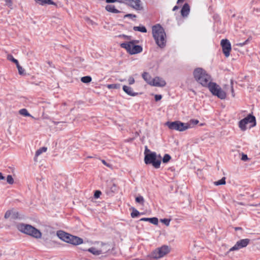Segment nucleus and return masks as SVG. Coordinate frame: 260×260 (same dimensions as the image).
Segmentation results:
<instances>
[{"label":"nucleus","instance_id":"nucleus-1","mask_svg":"<svg viewBox=\"0 0 260 260\" xmlns=\"http://www.w3.org/2000/svg\"><path fill=\"white\" fill-rule=\"evenodd\" d=\"M195 80L204 87H208L209 90L214 95L223 100L226 98V93L221 87L215 83L211 82V77L207 72L201 68L195 69L193 72Z\"/></svg>","mask_w":260,"mask_h":260},{"label":"nucleus","instance_id":"nucleus-2","mask_svg":"<svg viewBox=\"0 0 260 260\" xmlns=\"http://www.w3.org/2000/svg\"><path fill=\"white\" fill-rule=\"evenodd\" d=\"M153 37L156 44L160 48L166 45V33L164 28L159 25L157 24L152 27Z\"/></svg>","mask_w":260,"mask_h":260},{"label":"nucleus","instance_id":"nucleus-3","mask_svg":"<svg viewBox=\"0 0 260 260\" xmlns=\"http://www.w3.org/2000/svg\"><path fill=\"white\" fill-rule=\"evenodd\" d=\"M16 227L21 233L30 235L34 238H41L42 237L41 232L30 225L18 223L17 224Z\"/></svg>","mask_w":260,"mask_h":260},{"label":"nucleus","instance_id":"nucleus-4","mask_svg":"<svg viewBox=\"0 0 260 260\" xmlns=\"http://www.w3.org/2000/svg\"><path fill=\"white\" fill-rule=\"evenodd\" d=\"M161 157L160 155H157L156 152L145 153L144 162L146 164H151L155 168L160 167Z\"/></svg>","mask_w":260,"mask_h":260},{"label":"nucleus","instance_id":"nucleus-5","mask_svg":"<svg viewBox=\"0 0 260 260\" xmlns=\"http://www.w3.org/2000/svg\"><path fill=\"white\" fill-rule=\"evenodd\" d=\"M110 249L108 244L98 243L96 245L88 248L87 250L94 255L105 254Z\"/></svg>","mask_w":260,"mask_h":260},{"label":"nucleus","instance_id":"nucleus-6","mask_svg":"<svg viewBox=\"0 0 260 260\" xmlns=\"http://www.w3.org/2000/svg\"><path fill=\"white\" fill-rule=\"evenodd\" d=\"M166 125L172 130H176L179 132H183L190 128V124L188 123H183L180 121L173 122H167Z\"/></svg>","mask_w":260,"mask_h":260},{"label":"nucleus","instance_id":"nucleus-7","mask_svg":"<svg viewBox=\"0 0 260 260\" xmlns=\"http://www.w3.org/2000/svg\"><path fill=\"white\" fill-rule=\"evenodd\" d=\"M120 46L131 54L138 53L142 51V48L140 46L135 45L131 42L122 43Z\"/></svg>","mask_w":260,"mask_h":260},{"label":"nucleus","instance_id":"nucleus-8","mask_svg":"<svg viewBox=\"0 0 260 260\" xmlns=\"http://www.w3.org/2000/svg\"><path fill=\"white\" fill-rule=\"evenodd\" d=\"M170 252V248L167 245H163L159 248H156L154 250L151 256L153 258L155 259H158L162 257L165 255L168 254Z\"/></svg>","mask_w":260,"mask_h":260},{"label":"nucleus","instance_id":"nucleus-9","mask_svg":"<svg viewBox=\"0 0 260 260\" xmlns=\"http://www.w3.org/2000/svg\"><path fill=\"white\" fill-rule=\"evenodd\" d=\"M253 123L252 126L256 125L255 118L254 116L249 114L246 117L239 121V126L242 131L246 129V125L248 123Z\"/></svg>","mask_w":260,"mask_h":260},{"label":"nucleus","instance_id":"nucleus-10","mask_svg":"<svg viewBox=\"0 0 260 260\" xmlns=\"http://www.w3.org/2000/svg\"><path fill=\"white\" fill-rule=\"evenodd\" d=\"M249 242L250 240L248 239H242L237 241L235 245L229 249L226 254H228L231 251L238 250L240 249L246 247L249 243Z\"/></svg>","mask_w":260,"mask_h":260},{"label":"nucleus","instance_id":"nucleus-11","mask_svg":"<svg viewBox=\"0 0 260 260\" xmlns=\"http://www.w3.org/2000/svg\"><path fill=\"white\" fill-rule=\"evenodd\" d=\"M222 48V51L225 57L230 56L231 51V45L230 41L227 39H222L220 43Z\"/></svg>","mask_w":260,"mask_h":260},{"label":"nucleus","instance_id":"nucleus-12","mask_svg":"<svg viewBox=\"0 0 260 260\" xmlns=\"http://www.w3.org/2000/svg\"><path fill=\"white\" fill-rule=\"evenodd\" d=\"M166 81L161 78L156 77L153 78L151 86L164 87L166 85Z\"/></svg>","mask_w":260,"mask_h":260},{"label":"nucleus","instance_id":"nucleus-13","mask_svg":"<svg viewBox=\"0 0 260 260\" xmlns=\"http://www.w3.org/2000/svg\"><path fill=\"white\" fill-rule=\"evenodd\" d=\"M83 241L82 239L73 235H71L69 241L68 242L69 243L72 244L74 245H80L83 243Z\"/></svg>","mask_w":260,"mask_h":260},{"label":"nucleus","instance_id":"nucleus-14","mask_svg":"<svg viewBox=\"0 0 260 260\" xmlns=\"http://www.w3.org/2000/svg\"><path fill=\"white\" fill-rule=\"evenodd\" d=\"M57 235L59 239L66 242L68 243L71 235L65 233L62 231H60L57 232Z\"/></svg>","mask_w":260,"mask_h":260},{"label":"nucleus","instance_id":"nucleus-15","mask_svg":"<svg viewBox=\"0 0 260 260\" xmlns=\"http://www.w3.org/2000/svg\"><path fill=\"white\" fill-rule=\"evenodd\" d=\"M18 216V213L15 210L12 209L6 211L5 214V218L8 219L9 217L16 218Z\"/></svg>","mask_w":260,"mask_h":260},{"label":"nucleus","instance_id":"nucleus-16","mask_svg":"<svg viewBox=\"0 0 260 260\" xmlns=\"http://www.w3.org/2000/svg\"><path fill=\"white\" fill-rule=\"evenodd\" d=\"M140 0H129L128 4L134 9L139 10L141 9Z\"/></svg>","mask_w":260,"mask_h":260},{"label":"nucleus","instance_id":"nucleus-17","mask_svg":"<svg viewBox=\"0 0 260 260\" xmlns=\"http://www.w3.org/2000/svg\"><path fill=\"white\" fill-rule=\"evenodd\" d=\"M123 90L128 95L135 96L138 94L137 92H135L133 91L132 87L127 86L123 85L122 87Z\"/></svg>","mask_w":260,"mask_h":260},{"label":"nucleus","instance_id":"nucleus-18","mask_svg":"<svg viewBox=\"0 0 260 260\" xmlns=\"http://www.w3.org/2000/svg\"><path fill=\"white\" fill-rule=\"evenodd\" d=\"M142 77L148 84L151 85L153 78L148 73L144 72L142 74Z\"/></svg>","mask_w":260,"mask_h":260},{"label":"nucleus","instance_id":"nucleus-19","mask_svg":"<svg viewBox=\"0 0 260 260\" xmlns=\"http://www.w3.org/2000/svg\"><path fill=\"white\" fill-rule=\"evenodd\" d=\"M189 10L190 8L189 5L188 4H185L183 6L181 11V15L183 16H186L188 14Z\"/></svg>","mask_w":260,"mask_h":260},{"label":"nucleus","instance_id":"nucleus-20","mask_svg":"<svg viewBox=\"0 0 260 260\" xmlns=\"http://www.w3.org/2000/svg\"><path fill=\"white\" fill-rule=\"evenodd\" d=\"M140 221H149L150 223L155 225H157L158 224V219L156 217L142 218L140 219Z\"/></svg>","mask_w":260,"mask_h":260},{"label":"nucleus","instance_id":"nucleus-21","mask_svg":"<svg viewBox=\"0 0 260 260\" xmlns=\"http://www.w3.org/2000/svg\"><path fill=\"white\" fill-rule=\"evenodd\" d=\"M47 150V148L46 147H43L39 149L35 154V160L37 161L36 158L40 155L42 153L45 152Z\"/></svg>","mask_w":260,"mask_h":260},{"label":"nucleus","instance_id":"nucleus-22","mask_svg":"<svg viewBox=\"0 0 260 260\" xmlns=\"http://www.w3.org/2000/svg\"><path fill=\"white\" fill-rule=\"evenodd\" d=\"M37 3L44 5L45 4L54 5V3L52 0H35Z\"/></svg>","mask_w":260,"mask_h":260},{"label":"nucleus","instance_id":"nucleus-23","mask_svg":"<svg viewBox=\"0 0 260 260\" xmlns=\"http://www.w3.org/2000/svg\"><path fill=\"white\" fill-rule=\"evenodd\" d=\"M106 9L110 12L118 13L119 12L118 10L115 8V6L112 5H109L106 7Z\"/></svg>","mask_w":260,"mask_h":260},{"label":"nucleus","instance_id":"nucleus-24","mask_svg":"<svg viewBox=\"0 0 260 260\" xmlns=\"http://www.w3.org/2000/svg\"><path fill=\"white\" fill-rule=\"evenodd\" d=\"M19 113L20 114L24 116H31L30 114L28 112L26 109H22L20 110Z\"/></svg>","mask_w":260,"mask_h":260},{"label":"nucleus","instance_id":"nucleus-25","mask_svg":"<svg viewBox=\"0 0 260 260\" xmlns=\"http://www.w3.org/2000/svg\"><path fill=\"white\" fill-rule=\"evenodd\" d=\"M134 29L142 32H146L147 31L146 28L144 26H135Z\"/></svg>","mask_w":260,"mask_h":260},{"label":"nucleus","instance_id":"nucleus-26","mask_svg":"<svg viewBox=\"0 0 260 260\" xmlns=\"http://www.w3.org/2000/svg\"><path fill=\"white\" fill-rule=\"evenodd\" d=\"M81 81L85 83H88L91 82V78L90 76H84L81 78Z\"/></svg>","mask_w":260,"mask_h":260},{"label":"nucleus","instance_id":"nucleus-27","mask_svg":"<svg viewBox=\"0 0 260 260\" xmlns=\"http://www.w3.org/2000/svg\"><path fill=\"white\" fill-rule=\"evenodd\" d=\"M136 202L142 205H144V199L142 196H138L136 198Z\"/></svg>","mask_w":260,"mask_h":260},{"label":"nucleus","instance_id":"nucleus-28","mask_svg":"<svg viewBox=\"0 0 260 260\" xmlns=\"http://www.w3.org/2000/svg\"><path fill=\"white\" fill-rule=\"evenodd\" d=\"M109 89H119L120 87V84H111L107 85Z\"/></svg>","mask_w":260,"mask_h":260},{"label":"nucleus","instance_id":"nucleus-29","mask_svg":"<svg viewBox=\"0 0 260 260\" xmlns=\"http://www.w3.org/2000/svg\"><path fill=\"white\" fill-rule=\"evenodd\" d=\"M225 178L224 177L222 178L221 179L214 182V184L215 185H223L225 184Z\"/></svg>","mask_w":260,"mask_h":260},{"label":"nucleus","instance_id":"nucleus-30","mask_svg":"<svg viewBox=\"0 0 260 260\" xmlns=\"http://www.w3.org/2000/svg\"><path fill=\"white\" fill-rule=\"evenodd\" d=\"M171 158V157L169 154H166L162 158V162L164 163H167L170 161Z\"/></svg>","mask_w":260,"mask_h":260},{"label":"nucleus","instance_id":"nucleus-31","mask_svg":"<svg viewBox=\"0 0 260 260\" xmlns=\"http://www.w3.org/2000/svg\"><path fill=\"white\" fill-rule=\"evenodd\" d=\"M7 58L8 60L15 63L16 64V65H17L18 63H19L17 59H16L15 58H14L12 55H8Z\"/></svg>","mask_w":260,"mask_h":260},{"label":"nucleus","instance_id":"nucleus-32","mask_svg":"<svg viewBox=\"0 0 260 260\" xmlns=\"http://www.w3.org/2000/svg\"><path fill=\"white\" fill-rule=\"evenodd\" d=\"M140 214V212L136 210V209H134L133 212L131 213V216L133 217V218H135V217H136L137 216H138Z\"/></svg>","mask_w":260,"mask_h":260},{"label":"nucleus","instance_id":"nucleus-33","mask_svg":"<svg viewBox=\"0 0 260 260\" xmlns=\"http://www.w3.org/2000/svg\"><path fill=\"white\" fill-rule=\"evenodd\" d=\"M17 68L18 70L19 74L20 75H23L24 73V70L22 68V67H21L19 63H18L17 65Z\"/></svg>","mask_w":260,"mask_h":260},{"label":"nucleus","instance_id":"nucleus-34","mask_svg":"<svg viewBox=\"0 0 260 260\" xmlns=\"http://www.w3.org/2000/svg\"><path fill=\"white\" fill-rule=\"evenodd\" d=\"M128 83L129 85H133L135 82L134 78L132 76H129L127 80Z\"/></svg>","mask_w":260,"mask_h":260},{"label":"nucleus","instance_id":"nucleus-35","mask_svg":"<svg viewBox=\"0 0 260 260\" xmlns=\"http://www.w3.org/2000/svg\"><path fill=\"white\" fill-rule=\"evenodd\" d=\"M7 181L10 184H12L13 183L14 180L11 175H8L7 176Z\"/></svg>","mask_w":260,"mask_h":260},{"label":"nucleus","instance_id":"nucleus-36","mask_svg":"<svg viewBox=\"0 0 260 260\" xmlns=\"http://www.w3.org/2000/svg\"><path fill=\"white\" fill-rule=\"evenodd\" d=\"M160 221L161 222L165 224L167 226H168L170 224V219L165 218V219H161Z\"/></svg>","mask_w":260,"mask_h":260},{"label":"nucleus","instance_id":"nucleus-37","mask_svg":"<svg viewBox=\"0 0 260 260\" xmlns=\"http://www.w3.org/2000/svg\"><path fill=\"white\" fill-rule=\"evenodd\" d=\"M101 194V192L99 190H96L94 192V198L96 199H98V198L100 197Z\"/></svg>","mask_w":260,"mask_h":260},{"label":"nucleus","instance_id":"nucleus-38","mask_svg":"<svg viewBox=\"0 0 260 260\" xmlns=\"http://www.w3.org/2000/svg\"><path fill=\"white\" fill-rule=\"evenodd\" d=\"M248 158L247 155L246 154L242 153L241 159L242 160L246 161V160H248Z\"/></svg>","mask_w":260,"mask_h":260},{"label":"nucleus","instance_id":"nucleus-39","mask_svg":"<svg viewBox=\"0 0 260 260\" xmlns=\"http://www.w3.org/2000/svg\"><path fill=\"white\" fill-rule=\"evenodd\" d=\"M110 189L111 192H114L116 190V185L114 184H113L112 186L111 187Z\"/></svg>","mask_w":260,"mask_h":260},{"label":"nucleus","instance_id":"nucleus-40","mask_svg":"<svg viewBox=\"0 0 260 260\" xmlns=\"http://www.w3.org/2000/svg\"><path fill=\"white\" fill-rule=\"evenodd\" d=\"M124 17H129V18L132 19V18H136V16L135 15H134V14H128L125 15Z\"/></svg>","mask_w":260,"mask_h":260},{"label":"nucleus","instance_id":"nucleus-41","mask_svg":"<svg viewBox=\"0 0 260 260\" xmlns=\"http://www.w3.org/2000/svg\"><path fill=\"white\" fill-rule=\"evenodd\" d=\"M190 123L193 124H197L199 123V120L196 119H191L190 121Z\"/></svg>","mask_w":260,"mask_h":260},{"label":"nucleus","instance_id":"nucleus-42","mask_svg":"<svg viewBox=\"0 0 260 260\" xmlns=\"http://www.w3.org/2000/svg\"><path fill=\"white\" fill-rule=\"evenodd\" d=\"M162 96L161 95H155V100L156 101H158L160 100L161 99Z\"/></svg>","mask_w":260,"mask_h":260},{"label":"nucleus","instance_id":"nucleus-43","mask_svg":"<svg viewBox=\"0 0 260 260\" xmlns=\"http://www.w3.org/2000/svg\"><path fill=\"white\" fill-rule=\"evenodd\" d=\"M5 1L9 6H12V0H5Z\"/></svg>","mask_w":260,"mask_h":260},{"label":"nucleus","instance_id":"nucleus-44","mask_svg":"<svg viewBox=\"0 0 260 260\" xmlns=\"http://www.w3.org/2000/svg\"><path fill=\"white\" fill-rule=\"evenodd\" d=\"M102 161L103 164H104L105 166H107V167H110V165L109 164H107V163L106 162V161H105V160H102Z\"/></svg>","mask_w":260,"mask_h":260},{"label":"nucleus","instance_id":"nucleus-45","mask_svg":"<svg viewBox=\"0 0 260 260\" xmlns=\"http://www.w3.org/2000/svg\"><path fill=\"white\" fill-rule=\"evenodd\" d=\"M150 152H151L146 147V149H145V152H144V154L145 155V153H149Z\"/></svg>","mask_w":260,"mask_h":260},{"label":"nucleus","instance_id":"nucleus-46","mask_svg":"<svg viewBox=\"0 0 260 260\" xmlns=\"http://www.w3.org/2000/svg\"><path fill=\"white\" fill-rule=\"evenodd\" d=\"M116 0H106V2L108 3H114L116 2Z\"/></svg>","mask_w":260,"mask_h":260},{"label":"nucleus","instance_id":"nucleus-47","mask_svg":"<svg viewBox=\"0 0 260 260\" xmlns=\"http://www.w3.org/2000/svg\"><path fill=\"white\" fill-rule=\"evenodd\" d=\"M231 92H232V96L233 97H234L235 96V94H234V89H233V87H232V88H231Z\"/></svg>","mask_w":260,"mask_h":260},{"label":"nucleus","instance_id":"nucleus-48","mask_svg":"<svg viewBox=\"0 0 260 260\" xmlns=\"http://www.w3.org/2000/svg\"><path fill=\"white\" fill-rule=\"evenodd\" d=\"M5 177L3 176V174L0 172V180L4 179Z\"/></svg>","mask_w":260,"mask_h":260},{"label":"nucleus","instance_id":"nucleus-49","mask_svg":"<svg viewBox=\"0 0 260 260\" xmlns=\"http://www.w3.org/2000/svg\"><path fill=\"white\" fill-rule=\"evenodd\" d=\"M129 1V0H120V1L121 2H126L127 3H128Z\"/></svg>","mask_w":260,"mask_h":260},{"label":"nucleus","instance_id":"nucleus-50","mask_svg":"<svg viewBox=\"0 0 260 260\" xmlns=\"http://www.w3.org/2000/svg\"><path fill=\"white\" fill-rule=\"evenodd\" d=\"M54 123H55V124H62L63 123L62 122H56Z\"/></svg>","mask_w":260,"mask_h":260},{"label":"nucleus","instance_id":"nucleus-51","mask_svg":"<svg viewBox=\"0 0 260 260\" xmlns=\"http://www.w3.org/2000/svg\"><path fill=\"white\" fill-rule=\"evenodd\" d=\"M184 0H178L177 3H180L183 2Z\"/></svg>","mask_w":260,"mask_h":260},{"label":"nucleus","instance_id":"nucleus-52","mask_svg":"<svg viewBox=\"0 0 260 260\" xmlns=\"http://www.w3.org/2000/svg\"><path fill=\"white\" fill-rule=\"evenodd\" d=\"M178 7L177 6H175L173 8V10L175 11V10L177 9Z\"/></svg>","mask_w":260,"mask_h":260},{"label":"nucleus","instance_id":"nucleus-53","mask_svg":"<svg viewBox=\"0 0 260 260\" xmlns=\"http://www.w3.org/2000/svg\"><path fill=\"white\" fill-rule=\"evenodd\" d=\"M245 43H246L245 42V43H242V44H240V46H242L244 45L245 44Z\"/></svg>","mask_w":260,"mask_h":260},{"label":"nucleus","instance_id":"nucleus-54","mask_svg":"<svg viewBox=\"0 0 260 260\" xmlns=\"http://www.w3.org/2000/svg\"><path fill=\"white\" fill-rule=\"evenodd\" d=\"M119 80L120 82H123V81H124V79H119Z\"/></svg>","mask_w":260,"mask_h":260},{"label":"nucleus","instance_id":"nucleus-55","mask_svg":"<svg viewBox=\"0 0 260 260\" xmlns=\"http://www.w3.org/2000/svg\"><path fill=\"white\" fill-rule=\"evenodd\" d=\"M250 206H252V205H251ZM254 206H260V203L258 205H254Z\"/></svg>","mask_w":260,"mask_h":260},{"label":"nucleus","instance_id":"nucleus-56","mask_svg":"<svg viewBox=\"0 0 260 260\" xmlns=\"http://www.w3.org/2000/svg\"><path fill=\"white\" fill-rule=\"evenodd\" d=\"M122 37H124V38H125V37H126V36H124V35H123V36H122Z\"/></svg>","mask_w":260,"mask_h":260}]
</instances>
